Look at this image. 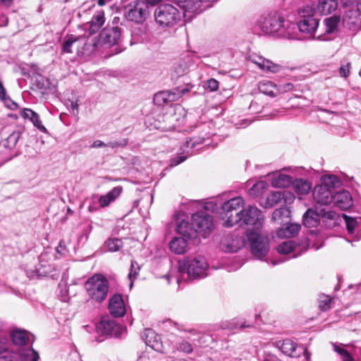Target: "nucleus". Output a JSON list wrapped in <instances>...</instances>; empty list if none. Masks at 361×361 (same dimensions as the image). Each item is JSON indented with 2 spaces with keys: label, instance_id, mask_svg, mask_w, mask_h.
Instances as JSON below:
<instances>
[{
  "label": "nucleus",
  "instance_id": "4468645a",
  "mask_svg": "<svg viewBox=\"0 0 361 361\" xmlns=\"http://www.w3.org/2000/svg\"><path fill=\"white\" fill-rule=\"evenodd\" d=\"M205 140L204 137H193L190 138V140H186L184 144V149H183V152H186L187 155H180L177 156L171 159L170 165L171 166H176L181 163H183L189 154H192L191 150L196 147L197 146L202 144Z\"/></svg>",
  "mask_w": 361,
  "mask_h": 361
},
{
  "label": "nucleus",
  "instance_id": "5701e85b",
  "mask_svg": "<svg viewBox=\"0 0 361 361\" xmlns=\"http://www.w3.org/2000/svg\"><path fill=\"white\" fill-rule=\"evenodd\" d=\"M320 221L319 209L316 210L308 209L302 216V222L305 227L314 228L317 226Z\"/></svg>",
  "mask_w": 361,
  "mask_h": 361
},
{
  "label": "nucleus",
  "instance_id": "e2e57ef3",
  "mask_svg": "<svg viewBox=\"0 0 361 361\" xmlns=\"http://www.w3.org/2000/svg\"><path fill=\"white\" fill-rule=\"evenodd\" d=\"M8 23V19L5 15H0V27L6 26Z\"/></svg>",
  "mask_w": 361,
  "mask_h": 361
},
{
  "label": "nucleus",
  "instance_id": "864d4df0",
  "mask_svg": "<svg viewBox=\"0 0 361 361\" xmlns=\"http://www.w3.org/2000/svg\"><path fill=\"white\" fill-rule=\"evenodd\" d=\"M283 195L282 202L284 204H291L295 200L294 195L289 191L283 190Z\"/></svg>",
  "mask_w": 361,
  "mask_h": 361
},
{
  "label": "nucleus",
  "instance_id": "bb28decb",
  "mask_svg": "<svg viewBox=\"0 0 361 361\" xmlns=\"http://www.w3.org/2000/svg\"><path fill=\"white\" fill-rule=\"evenodd\" d=\"M188 240L183 237H175L169 243L171 250L177 255L184 254L188 247Z\"/></svg>",
  "mask_w": 361,
  "mask_h": 361
},
{
  "label": "nucleus",
  "instance_id": "f03ea898",
  "mask_svg": "<svg viewBox=\"0 0 361 361\" xmlns=\"http://www.w3.org/2000/svg\"><path fill=\"white\" fill-rule=\"evenodd\" d=\"M244 203L241 197H236L222 204L219 216L224 221V226L232 227L239 224L244 209Z\"/></svg>",
  "mask_w": 361,
  "mask_h": 361
},
{
  "label": "nucleus",
  "instance_id": "680f3d73",
  "mask_svg": "<svg viewBox=\"0 0 361 361\" xmlns=\"http://www.w3.org/2000/svg\"><path fill=\"white\" fill-rule=\"evenodd\" d=\"M258 103L257 101H252L250 105V109L255 112H259L261 111V106H258Z\"/></svg>",
  "mask_w": 361,
  "mask_h": 361
},
{
  "label": "nucleus",
  "instance_id": "4c0bfd02",
  "mask_svg": "<svg viewBox=\"0 0 361 361\" xmlns=\"http://www.w3.org/2000/svg\"><path fill=\"white\" fill-rule=\"evenodd\" d=\"M283 197L282 191H274L271 192L267 197L265 207H273L275 205L281 203Z\"/></svg>",
  "mask_w": 361,
  "mask_h": 361
},
{
  "label": "nucleus",
  "instance_id": "58836bf2",
  "mask_svg": "<svg viewBox=\"0 0 361 361\" xmlns=\"http://www.w3.org/2000/svg\"><path fill=\"white\" fill-rule=\"evenodd\" d=\"M104 247L109 252H117L123 247V242L117 238H109L105 241Z\"/></svg>",
  "mask_w": 361,
  "mask_h": 361
},
{
  "label": "nucleus",
  "instance_id": "ea45409f",
  "mask_svg": "<svg viewBox=\"0 0 361 361\" xmlns=\"http://www.w3.org/2000/svg\"><path fill=\"white\" fill-rule=\"evenodd\" d=\"M277 251L281 255H287L296 251L295 243L293 240H288L279 244Z\"/></svg>",
  "mask_w": 361,
  "mask_h": 361
},
{
  "label": "nucleus",
  "instance_id": "412c9836",
  "mask_svg": "<svg viewBox=\"0 0 361 361\" xmlns=\"http://www.w3.org/2000/svg\"><path fill=\"white\" fill-rule=\"evenodd\" d=\"M145 343L156 351H161L162 345L160 341V337L152 329H145L142 335Z\"/></svg>",
  "mask_w": 361,
  "mask_h": 361
},
{
  "label": "nucleus",
  "instance_id": "6e6d98bb",
  "mask_svg": "<svg viewBox=\"0 0 361 361\" xmlns=\"http://www.w3.org/2000/svg\"><path fill=\"white\" fill-rule=\"evenodd\" d=\"M207 88L211 92L217 90L219 88V81L214 78H210L207 80Z\"/></svg>",
  "mask_w": 361,
  "mask_h": 361
},
{
  "label": "nucleus",
  "instance_id": "39448f33",
  "mask_svg": "<svg viewBox=\"0 0 361 361\" xmlns=\"http://www.w3.org/2000/svg\"><path fill=\"white\" fill-rule=\"evenodd\" d=\"M181 16V13L169 4H161L154 11L156 23L163 27H171L176 25L180 20Z\"/></svg>",
  "mask_w": 361,
  "mask_h": 361
},
{
  "label": "nucleus",
  "instance_id": "13d9d810",
  "mask_svg": "<svg viewBox=\"0 0 361 361\" xmlns=\"http://www.w3.org/2000/svg\"><path fill=\"white\" fill-rule=\"evenodd\" d=\"M174 72L177 73L178 76L183 75L187 72L185 65L178 64L174 67Z\"/></svg>",
  "mask_w": 361,
  "mask_h": 361
},
{
  "label": "nucleus",
  "instance_id": "f3484780",
  "mask_svg": "<svg viewBox=\"0 0 361 361\" xmlns=\"http://www.w3.org/2000/svg\"><path fill=\"white\" fill-rule=\"evenodd\" d=\"M109 310L114 317H123L126 312L124 301L121 294H114L109 301Z\"/></svg>",
  "mask_w": 361,
  "mask_h": 361
},
{
  "label": "nucleus",
  "instance_id": "7ed1b4c3",
  "mask_svg": "<svg viewBox=\"0 0 361 361\" xmlns=\"http://www.w3.org/2000/svg\"><path fill=\"white\" fill-rule=\"evenodd\" d=\"M85 288L90 299L94 302L102 303L107 298L109 283L104 276L94 274L86 281Z\"/></svg>",
  "mask_w": 361,
  "mask_h": 361
},
{
  "label": "nucleus",
  "instance_id": "37998d69",
  "mask_svg": "<svg viewBox=\"0 0 361 361\" xmlns=\"http://www.w3.org/2000/svg\"><path fill=\"white\" fill-rule=\"evenodd\" d=\"M299 15L302 19L307 18H314L316 7L314 4L304 6L298 10Z\"/></svg>",
  "mask_w": 361,
  "mask_h": 361
},
{
  "label": "nucleus",
  "instance_id": "bf43d9fd",
  "mask_svg": "<svg viewBox=\"0 0 361 361\" xmlns=\"http://www.w3.org/2000/svg\"><path fill=\"white\" fill-rule=\"evenodd\" d=\"M104 147H106V143L99 140H94L90 145L91 148H99Z\"/></svg>",
  "mask_w": 361,
  "mask_h": 361
},
{
  "label": "nucleus",
  "instance_id": "052dcab7",
  "mask_svg": "<svg viewBox=\"0 0 361 361\" xmlns=\"http://www.w3.org/2000/svg\"><path fill=\"white\" fill-rule=\"evenodd\" d=\"M7 349L8 345L5 339H0V355H4Z\"/></svg>",
  "mask_w": 361,
  "mask_h": 361
},
{
  "label": "nucleus",
  "instance_id": "2eb2a0df",
  "mask_svg": "<svg viewBox=\"0 0 361 361\" xmlns=\"http://www.w3.org/2000/svg\"><path fill=\"white\" fill-rule=\"evenodd\" d=\"M81 46L86 47V39L83 36H75L73 35H67L63 43L62 51L64 53H73L72 47H76V51L83 53L85 47L80 49Z\"/></svg>",
  "mask_w": 361,
  "mask_h": 361
},
{
  "label": "nucleus",
  "instance_id": "ddd939ff",
  "mask_svg": "<svg viewBox=\"0 0 361 361\" xmlns=\"http://www.w3.org/2000/svg\"><path fill=\"white\" fill-rule=\"evenodd\" d=\"M121 37V28L118 26L106 27L99 35V42L102 45L112 47L117 44Z\"/></svg>",
  "mask_w": 361,
  "mask_h": 361
},
{
  "label": "nucleus",
  "instance_id": "aec40b11",
  "mask_svg": "<svg viewBox=\"0 0 361 361\" xmlns=\"http://www.w3.org/2000/svg\"><path fill=\"white\" fill-rule=\"evenodd\" d=\"M176 231L187 240L195 238L198 233V231L194 228L193 224L185 220H182L177 224Z\"/></svg>",
  "mask_w": 361,
  "mask_h": 361
},
{
  "label": "nucleus",
  "instance_id": "f8f14e48",
  "mask_svg": "<svg viewBox=\"0 0 361 361\" xmlns=\"http://www.w3.org/2000/svg\"><path fill=\"white\" fill-rule=\"evenodd\" d=\"M96 329L98 334L117 338H121L126 331L125 328L115 321L104 318L97 325Z\"/></svg>",
  "mask_w": 361,
  "mask_h": 361
},
{
  "label": "nucleus",
  "instance_id": "f257e3e1",
  "mask_svg": "<svg viewBox=\"0 0 361 361\" xmlns=\"http://www.w3.org/2000/svg\"><path fill=\"white\" fill-rule=\"evenodd\" d=\"M259 25L261 30L266 35L288 39H301L293 33L295 25L286 21L283 16L276 13L262 16Z\"/></svg>",
  "mask_w": 361,
  "mask_h": 361
},
{
  "label": "nucleus",
  "instance_id": "dca6fc26",
  "mask_svg": "<svg viewBox=\"0 0 361 361\" xmlns=\"http://www.w3.org/2000/svg\"><path fill=\"white\" fill-rule=\"evenodd\" d=\"M319 25V20L316 18H307L300 20L297 25H295V29L298 28L302 33L306 34L307 38L314 37V32Z\"/></svg>",
  "mask_w": 361,
  "mask_h": 361
},
{
  "label": "nucleus",
  "instance_id": "a878e982",
  "mask_svg": "<svg viewBox=\"0 0 361 361\" xmlns=\"http://www.w3.org/2000/svg\"><path fill=\"white\" fill-rule=\"evenodd\" d=\"M277 345L282 353L284 355L291 357H296L299 356V353H297V344L290 340L286 339L283 341H279Z\"/></svg>",
  "mask_w": 361,
  "mask_h": 361
},
{
  "label": "nucleus",
  "instance_id": "473e14b6",
  "mask_svg": "<svg viewBox=\"0 0 361 361\" xmlns=\"http://www.w3.org/2000/svg\"><path fill=\"white\" fill-rule=\"evenodd\" d=\"M293 182V178L286 174H279L271 180V185L274 188H286Z\"/></svg>",
  "mask_w": 361,
  "mask_h": 361
},
{
  "label": "nucleus",
  "instance_id": "a211bd4d",
  "mask_svg": "<svg viewBox=\"0 0 361 361\" xmlns=\"http://www.w3.org/2000/svg\"><path fill=\"white\" fill-rule=\"evenodd\" d=\"M333 202L340 209L348 210L353 207V199L349 191L343 190L334 193Z\"/></svg>",
  "mask_w": 361,
  "mask_h": 361
},
{
  "label": "nucleus",
  "instance_id": "c85d7f7f",
  "mask_svg": "<svg viewBox=\"0 0 361 361\" xmlns=\"http://www.w3.org/2000/svg\"><path fill=\"white\" fill-rule=\"evenodd\" d=\"M290 211L287 207L276 209L272 214V221L279 224H286L289 221Z\"/></svg>",
  "mask_w": 361,
  "mask_h": 361
},
{
  "label": "nucleus",
  "instance_id": "5fc2aeb1",
  "mask_svg": "<svg viewBox=\"0 0 361 361\" xmlns=\"http://www.w3.org/2000/svg\"><path fill=\"white\" fill-rule=\"evenodd\" d=\"M18 355L16 353H6L4 355H0V361H18Z\"/></svg>",
  "mask_w": 361,
  "mask_h": 361
},
{
  "label": "nucleus",
  "instance_id": "b1692460",
  "mask_svg": "<svg viewBox=\"0 0 361 361\" xmlns=\"http://www.w3.org/2000/svg\"><path fill=\"white\" fill-rule=\"evenodd\" d=\"M320 219H322L326 227H334L339 219V215L336 212L326 208L319 209Z\"/></svg>",
  "mask_w": 361,
  "mask_h": 361
},
{
  "label": "nucleus",
  "instance_id": "de8ad7c7",
  "mask_svg": "<svg viewBox=\"0 0 361 361\" xmlns=\"http://www.w3.org/2000/svg\"><path fill=\"white\" fill-rule=\"evenodd\" d=\"M331 298L329 295H320L319 299V307L322 311L329 310L331 308Z\"/></svg>",
  "mask_w": 361,
  "mask_h": 361
},
{
  "label": "nucleus",
  "instance_id": "4be33fe9",
  "mask_svg": "<svg viewBox=\"0 0 361 361\" xmlns=\"http://www.w3.org/2000/svg\"><path fill=\"white\" fill-rule=\"evenodd\" d=\"M123 188L121 186L114 187L108 193L101 195L98 199V202L101 207H106L114 202L121 194Z\"/></svg>",
  "mask_w": 361,
  "mask_h": 361
},
{
  "label": "nucleus",
  "instance_id": "0e129e2a",
  "mask_svg": "<svg viewBox=\"0 0 361 361\" xmlns=\"http://www.w3.org/2000/svg\"><path fill=\"white\" fill-rule=\"evenodd\" d=\"M251 123V121H249L247 119H243L240 120L239 123H237L236 125L238 126V128H245L250 125Z\"/></svg>",
  "mask_w": 361,
  "mask_h": 361
},
{
  "label": "nucleus",
  "instance_id": "9d476101",
  "mask_svg": "<svg viewBox=\"0 0 361 361\" xmlns=\"http://www.w3.org/2000/svg\"><path fill=\"white\" fill-rule=\"evenodd\" d=\"M192 87V85L186 84L185 87L178 86L174 88L171 92H159L154 95L153 102L157 106H162L170 102L177 100L185 93L188 92Z\"/></svg>",
  "mask_w": 361,
  "mask_h": 361
},
{
  "label": "nucleus",
  "instance_id": "c9c22d12",
  "mask_svg": "<svg viewBox=\"0 0 361 361\" xmlns=\"http://www.w3.org/2000/svg\"><path fill=\"white\" fill-rule=\"evenodd\" d=\"M18 355L20 361H38L39 359L38 353L32 348L22 350Z\"/></svg>",
  "mask_w": 361,
  "mask_h": 361
},
{
  "label": "nucleus",
  "instance_id": "423d86ee",
  "mask_svg": "<svg viewBox=\"0 0 361 361\" xmlns=\"http://www.w3.org/2000/svg\"><path fill=\"white\" fill-rule=\"evenodd\" d=\"M247 236L253 256L259 259H263L269 251V238L252 230H247Z\"/></svg>",
  "mask_w": 361,
  "mask_h": 361
},
{
  "label": "nucleus",
  "instance_id": "e433bc0d",
  "mask_svg": "<svg viewBox=\"0 0 361 361\" xmlns=\"http://www.w3.org/2000/svg\"><path fill=\"white\" fill-rule=\"evenodd\" d=\"M340 21V16L336 15L326 18L324 20V24L326 26L325 32L330 34L336 31Z\"/></svg>",
  "mask_w": 361,
  "mask_h": 361
},
{
  "label": "nucleus",
  "instance_id": "7c9ffc66",
  "mask_svg": "<svg viewBox=\"0 0 361 361\" xmlns=\"http://www.w3.org/2000/svg\"><path fill=\"white\" fill-rule=\"evenodd\" d=\"M14 345L18 346L25 345L29 341V336L26 331L22 330L13 331L11 334Z\"/></svg>",
  "mask_w": 361,
  "mask_h": 361
},
{
  "label": "nucleus",
  "instance_id": "4d7b16f0",
  "mask_svg": "<svg viewBox=\"0 0 361 361\" xmlns=\"http://www.w3.org/2000/svg\"><path fill=\"white\" fill-rule=\"evenodd\" d=\"M294 85L291 82H287L279 85L278 90L281 92H287L293 90Z\"/></svg>",
  "mask_w": 361,
  "mask_h": 361
},
{
  "label": "nucleus",
  "instance_id": "8fccbe9b",
  "mask_svg": "<svg viewBox=\"0 0 361 361\" xmlns=\"http://www.w3.org/2000/svg\"><path fill=\"white\" fill-rule=\"evenodd\" d=\"M177 349L180 352L185 353H191L193 350L192 345L186 341H183L182 342L179 343L177 346Z\"/></svg>",
  "mask_w": 361,
  "mask_h": 361
},
{
  "label": "nucleus",
  "instance_id": "cd10ccee",
  "mask_svg": "<svg viewBox=\"0 0 361 361\" xmlns=\"http://www.w3.org/2000/svg\"><path fill=\"white\" fill-rule=\"evenodd\" d=\"M338 8V0H319L317 10L322 15H328Z\"/></svg>",
  "mask_w": 361,
  "mask_h": 361
},
{
  "label": "nucleus",
  "instance_id": "3c124183",
  "mask_svg": "<svg viewBox=\"0 0 361 361\" xmlns=\"http://www.w3.org/2000/svg\"><path fill=\"white\" fill-rule=\"evenodd\" d=\"M253 325L252 324H247L245 322H231L228 324V325L226 326V328L228 329H245V328H250V327H252Z\"/></svg>",
  "mask_w": 361,
  "mask_h": 361
},
{
  "label": "nucleus",
  "instance_id": "0eeeda50",
  "mask_svg": "<svg viewBox=\"0 0 361 361\" xmlns=\"http://www.w3.org/2000/svg\"><path fill=\"white\" fill-rule=\"evenodd\" d=\"M339 183L338 178L332 176L329 177L328 182L315 186L313 190L314 201L320 204H328L333 202L334 192L332 188Z\"/></svg>",
  "mask_w": 361,
  "mask_h": 361
},
{
  "label": "nucleus",
  "instance_id": "a18cd8bd",
  "mask_svg": "<svg viewBox=\"0 0 361 361\" xmlns=\"http://www.w3.org/2000/svg\"><path fill=\"white\" fill-rule=\"evenodd\" d=\"M334 350L340 355L343 361H355L351 354L343 347L334 344Z\"/></svg>",
  "mask_w": 361,
  "mask_h": 361
},
{
  "label": "nucleus",
  "instance_id": "1a4fd4ad",
  "mask_svg": "<svg viewBox=\"0 0 361 361\" xmlns=\"http://www.w3.org/2000/svg\"><path fill=\"white\" fill-rule=\"evenodd\" d=\"M264 223V216L262 211L256 207L249 206L244 208L238 225L240 227L245 226H253L252 231H258Z\"/></svg>",
  "mask_w": 361,
  "mask_h": 361
},
{
  "label": "nucleus",
  "instance_id": "49530a36",
  "mask_svg": "<svg viewBox=\"0 0 361 361\" xmlns=\"http://www.w3.org/2000/svg\"><path fill=\"white\" fill-rule=\"evenodd\" d=\"M140 269V267L138 263L135 261H132L130 268V272L128 274V278L130 281V288L133 287V280L136 279L137 276L139 274Z\"/></svg>",
  "mask_w": 361,
  "mask_h": 361
},
{
  "label": "nucleus",
  "instance_id": "69168bd1",
  "mask_svg": "<svg viewBox=\"0 0 361 361\" xmlns=\"http://www.w3.org/2000/svg\"><path fill=\"white\" fill-rule=\"evenodd\" d=\"M71 109H72L73 112L75 111H76V113L78 112V104L77 102H71Z\"/></svg>",
  "mask_w": 361,
  "mask_h": 361
},
{
  "label": "nucleus",
  "instance_id": "72a5a7b5",
  "mask_svg": "<svg viewBox=\"0 0 361 361\" xmlns=\"http://www.w3.org/2000/svg\"><path fill=\"white\" fill-rule=\"evenodd\" d=\"M105 22L104 14L102 11L95 13L91 20L90 32L91 34L99 31Z\"/></svg>",
  "mask_w": 361,
  "mask_h": 361
},
{
  "label": "nucleus",
  "instance_id": "6e6552de",
  "mask_svg": "<svg viewBox=\"0 0 361 361\" xmlns=\"http://www.w3.org/2000/svg\"><path fill=\"white\" fill-rule=\"evenodd\" d=\"M149 5L145 1H135L124 8V16L135 23H143L149 16Z\"/></svg>",
  "mask_w": 361,
  "mask_h": 361
},
{
  "label": "nucleus",
  "instance_id": "a19ab883",
  "mask_svg": "<svg viewBox=\"0 0 361 361\" xmlns=\"http://www.w3.org/2000/svg\"><path fill=\"white\" fill-rule=\"evenodd\" d=\"M20 137V133L14 131L3 141V145L6 148L12 149L16 145Z\"/></svg>",
  "mask_w": 361,
  "mask_h": 361
},
{
  "label": "nucleus",
  "instance_id": "09e8293b",
  "mask_svg": "<svg viewBox=\"0 0 361 361\" xmlns=\"http://www.w3.org/2000/svg\"><path fill=\"white\" fill-rule=\"evenodd\" d=\"M350 63L348 61H342L339 68V74L341 77L346 78L350 75Z\"/></svg>",
  "mask_w": 361,
  "mask_h": 361
},
{
  "label": "nucleus",
  "instance_id": "603ef678",
  "mask_svg": "<svg viewBox=\"0 0 361 361\" xmlns=\"http://www.w3.org/2000/svg\"><path fill=\"white\" fill-rule=\"evenodd\" d=\"M128 143V140L125 138L120 141H111L106 143V147H111L112 149L117 147H126Z\"/></svg>",
  "mask_w": 361,
  "mask_h": 361
},
{
  "label": "nucleus",
  "instance_id": "f704fd0d",
  "mask_svg": "<svg viewBox=\"0 0 361 361\" xmlns=\"http://www.w3.org/2000/svg\"><path fill=\"white\" fill-rule=\"evenodd\" d=\"M342 217L344 219L348 233L353 234L355 232L356 228L359 226L361 218L352 217L345 214H342Z\"/></svg>",
  "mask_w": 361,
  "mask_h": 361
},
{
  "label": "nucleus",
  "instance_id": "c756f323",
  "mask_svg": "<svg viewBox=\"0 0 361 361\" xmlns=\"http://www.w3.org/2000/svg\"><path fill=\"white\" fill-rule=\"evenodd\" d=\"M300 228L298 224H289L286 228H279L277 235L280 238H292L298 233Z\"/></svg>",
  "mask_w": 361,
  "mask_h": 361
},
{
  "label": "nucleus",
  "instance_id": "9b49d317",
  "mask_svg": "<svg viewBox=\"0 0 361 361\" xmlns=\"http://www.w3.org/2000/svg\"><path fill=\"white\" fill-rule=\"evenodd\" d=\"M192 221L198 233H201L204 238H206L214 228L213 217L207 211L197 212L192 214Z\"/></svg>",
  "mask_w": 361,
  "mask_h": 361
},
{
  "label": "nucleus",
  "instance_id": "393cba45",
  "mask_svg": "<svg viewBox=\"0 0 361 361\" xmlns=\"http://www.w3.org/2000/svg\"><path fill=\"white\" fill-rule=\"evenodd\" d=\"M20 116L25 119L30 120L34 126L36 127L39 131L42 133L47 132V129L42 125L39 114L32 109H23L20 111Z\"/></svg>",
  "mask_w": 361,
  "mask_h": 361
},
{
  "label": "nucleus",
  "instance_id": "c03bdc74",
  "mask_svg": "<svg viewBox=\"0 0 361 361\" xmlns=\"http://www.w3.org/2000/svg\"><path fill=\"white\" fill-rule=\"evenodd\" d=\"M274 89H276V86H274L271 82H261L259 85V90L262 93L271 97L276 96Z\"/></svg>",
  "mask_w": 361,
  "mask_h": 361
},
{
  "label": "nucleus",
  "instance_id": "774afa93",
  "mask_svg": "<svg viewBox=\"0 0 361 361\" xmlns=\"http://www.w3.org/2000/svg\"><path fill=\"white\" fill-rule=\"evenodd\" d=\"M161 0H145V2L148 4L155 5L160 2Z\"/></svg>",
  "mask_w": 361,
  "mask_h": 361
},
{
  "label": "nucleus",
  "instance_id": "2f4dec72",
  "mask_svg": "<svg viewBox=\"0 0 361 361\" xmlns=\"http://www.w3.org/2000/svg\"><path fill=\"white\" fill-rule=\"evenodd\" d=\"M292 184L295 191L301 195L307 194L312 188L311 183L308 180L302 178L293 180Z\"/></svg>",
  "mask_w": 361,
  "mask_h": 361
},
{
  "label": "nucleus",
  "instance_id": "79ce46f5",
  "mask_svg": "<svg viewBox=\"0 0 361 361\" xmlns=\"http://www.w3.org/2000/svg\"><path fill=\"white\" fill-rule=\"evenodd\" d=\"M361 17V0H359L357 4L356 10L350 9L345 13V18H348L349 19H352V23L356 24L357 23V19L360 20Z\"/></svg>",
  "mask_w": 361,
  "mask_h": 361
},
{
  "label": "nucleus",
  "instance_id": "6ab92c4d",
  "mask_svg": "<svg viewBox=\"0 0 361 361\" xmlns=\"http://www.w3.org/2000/svg\"><path fill=\"white\" fill-rule=\"evenodd\" d=\"M251 61L252 63L256 64L260 69L266 72L276 73L279 72L282 68L281 66L274 63L270 60L267 59L260 56H253Z\"/></svg>",
  "mask_w": 361,
  "mask_h": 361
},
{
  "label": "nucleus",
  "instance_id": "338daca9",
  "mask_svg": "<svg viewBox=\"0 0 361 361\" xmlns=\"http://www.w3.org/2000/svg\"><path fill=\"white\" fill-rule=\"evenodd\" d=\"M0 2L4 6H9L13 2V0H0Z\"/></svg>",
  "mask_w": 361,
  "mask_h": 361
},
{
  "label": "nucleus",
  "instance_id": "20e7f679",
  "mask_svg": "<svg viewBox=\"0 0 361 361\" xmlns=\"http://www.w3.org/2000/svg\"><path fill=\"white\" fill-rule=\"evenodd\" d=\"M208 268L209 264L205 257L201 255L178 261V271L181 274L187 273L193 279L207 276Z\"/></svg>",
  "mask_w": 361,
  "mask_h": 361
}]
</instances>
